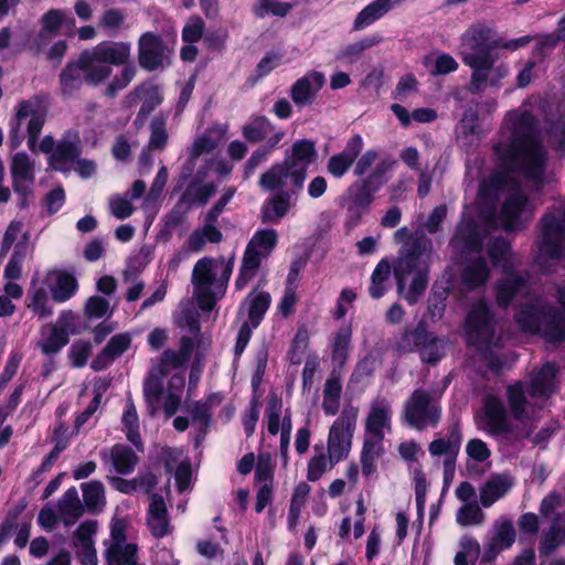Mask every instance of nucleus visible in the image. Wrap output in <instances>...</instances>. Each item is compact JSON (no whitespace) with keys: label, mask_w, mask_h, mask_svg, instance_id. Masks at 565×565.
Listing matches in <instances>:
<instances>
[{"label":"nucleus","mask_w":565,"mask_h":565,"mask_svg":"<svg viewBox=\"0 0 565 565\" xmlns=\"http://www.w3.org/2000/svg\"><path fill=\"white\" fill-rule=\"evenodd\" d=\"M503 169L482 181L477 207L467 209L451 239L460 253H480L489 232L500 224L505 231L524 228L535 206L525 195L518 178L541 184L547 153L542 145L537 120L526 106L507 113L494 146Z\"/></svg>","instance_id":"1"},{"label":"nucleus","mask_w":565,"mask_h":565,"mask_svg":"<svg viewBox=\"0 0 565 565\" xmlns=\"http://www.w3.org/2000/svg\"><path fill=\"white\" fill-rule=\"evenodd\" d=\"M488 254L493 266L501 267L504 277L497 285V302L507 307L520 302L514 316L519 329L524 333L541 334L548 342L565 339V284H556L554 299L558 308L532 294L530 275L514 273L515 258L504 238H495L488 244Z\"/></svg>","instance_id":"2"},{"label":"nucleus","mask_w":565,"mask_h":565,"mask_svg":"<svg viewBox=\"0 0 565 565\" xmlns=\"http://www.w3.org/2000/svg\"><path fill=\"white\" fill-rule=\"evenodd\" d=\"M192 351V339L183 337L179 351L166 350L151 366L143 384V395L151 415L162 408L167 417H171L179 409L185 383L184 365Z\"/></svg>","instance_id":"3"},{"label":"nucleus","mask_w":565,"mask_h":565,"mask_svg":"<svg viewBox=\"0 0 565 565\" xmlns=\"http://www.w3.org/2000/svg\"><path fill=\"white\" fill-rule=\"evenodd\" d=\"M131 55V45L128 42L104 41L97 45L84 50L79 54L85 83L97 86L104 83L113 74V65L124 68L108 84L106 93L115 96L134 79L136 67L127 64Z\"/></svg>","instance_id":"4"},{"label":"nucleus","mask_w":565,"mask_h":565,"mask_svg":"<svg viewBox=\"0 0 565 565\" xmlns=\"http://www.w3.org/2000/svg\"><path fill=\"white\" fill-rule=\"evenodd\" d=\"M556 369L546 363L533 375L529 385L516 382L507 387L509 413L520 429L516 438L531 435L534 424L540 418L543 402L554 392Z\"/></svg>","instance_id":"5"},{"label":"nucleus","mask_w":565,"mask_h":565,"mask_svg":"<svg viewBox=\"0 0 565 565\" xmlns=\"http://www.w3.org/2000/svg\"><path fill=\"white\" fill-rule=\"evenodd\" d=\"M431 241L423 234L406 242L394 263L393 271L398 292L408 303H415L428 284V265L431 257Z\"/></svg>","instance_id":"6"},{"label":"nucleus","mask_w":565,"mask_h":565,"mask_svg":"<svg viewBox=\"0 0 565 565\" xmlns=\"http://www.w3.org/2000/svg\"><path fill=\"white\" fill-rule=\"evenodd\" d=\"M315 142L300 139L294 142L281 162L273 164L259 178V186L267 192H274L290 184L301 190L303 188L309 166L316 160Z\"/></svg>","instance_id":"7"},{"label":"nucleus","mask_w":565,"mask_h":565,"mask_svg":"<svg viewBox=\"0 0 565 565\" xmlns=\"http://www.w3.org/2000/svg\"><path fill=\"white\" fill-rule=\"evenodd\" d=\"M235 256L203 257L196 262L192 271L193 296L202 310L210 311L226 292L232 276Z\"/></svg>","instance_id":"8"},{"label":"nucleus","mask_w":565,"mask_h":565,"mask_svg":"<svg viewBox=\"0 0 565 565\" xmlns=\"http://www.w3.org/2000/svg\"><path fill=\"white\" fill-rule=\"evenodd\" d=\"M530 41V36H522L510 41L495 39L491 26L484 23H475L461 34L458 54L463 64L471 68L494 55V50L497 49L515 51L529 44Z\"/></svg>","instance_id":"9"},{"label":"nucleus","mask_w":565,"mask_h":565,"mask_svg":"<svg viewBox=\"0 0 565 565\" xmlns=\"http://www.w3.org/2000/svg\"><path fill=\"white\" fill-rule=\"evenodd\" d=\"M463 332L469 347L482 354L491 353L501 345L502 337L497 334L494 316L489 302L480 298L473 302L463 323Z\"/></svg>","instance_id":"10"},{"label":"nucleus","mask_w":565,"mask_h":565,"mask_svg":"<svg viewBox=\"0 0 565 565\" xmlns=\"http://www.w3.org/2000/svg\"><path fill=\"white\" fill-rule=\"evenodd\" d=\"M45 108L38 97L19 102L14 107V116L9 122L10 147L18 149L26 135L28 147L31 151H34L45 122Z\"/></svg>","instance_id":"11"},{"label":"nucleus","mask_w":565,"mask_h":565,"mask_svg":"<svg viewBox=\"0 0 565 565\" xmlns=\"http://www.w3.org/2000/svg\"><path fill=\"white\" fill-rule=\"evenodd\" d=\"M565 253V204L559 202L541 220L537 263L541 267L547 259H557Z\"/></svg>","instance_id":"12"},{"label":"nucleus","mask_w":565,"mask_h":565,"mask_svg":"<svg viewBox=\"0 0 565 565\" xmlns=\"http://www.w3.org/2000/svg\"><path fill=\"white\" fill-rule=\"evenodd\" d=\"M440 417L438 397L423 388L414 391L403 407V419L418 430L436 427Z\"/></svg>","instance_id":"13"},{"label":"nucleus","mask_w":565,"mask_h":565,"mask_svg":"<svg viewBox=\"0 0 565 565\" xmlns=\"http://www.w3.org/2000/svg\"><path fill=\"white\" fill-rule=\"evenodd\" d=\"M358 414L355 406L345 405L329 429L327 450L335 462L344 460L351 451Z\"/></svg>","instance_id":"14"},{"label":"nucleus","mask_w":565,"mask_h":565,"mask_svg":"<svg viewBox=\"0 0 565 565\" xmlns=\"http://www.w3.org/2000/svg\"><path fill=\"white\" fill-rule=\"evenodd\" d=\"M36 163L26 152L18 151L10 157L12 188L19 198L21 209L26 207L34 198Z\"/></svg>","instance_id":"15"},{"label":"nucleus","mask_w":565,"mask_h":565,"mask_svg":"<svg viewBox=\"0 0 565 565\" xmlns=\"http://www.w3.org/2000/svg\"><path fill=\"white\" fill-rule=\"evenodd\" d=\"M498 55L494 54L486 62H481L477 66L471 67V76L469 82V92L478 94L484 92L488 87L499 89L502 85V79L510 74V66L508 63L501 62L497 64Z\"/></svg>","instance_id":"16"},{"label":"nucleus","mask_w":565,"mask_h":565,"mask_svg":"<svg viewBox=\"0 0 565 565\" xmlns=\"http://www.w3.org/2000/svg\"><path fill=\"white\" fill-rule=\"evenodd\" d=\"M477 426L491 436H502L512 431L505 406L498 396L486 395L482 411L477 417Z\"/></svg>","instance_id":"17"},{"label":"nucleus","mask_w":565,"mask_h":565,"mask_svg":"<svg viewBox=\"0 0 565 565\" xmlns=\"http://www.w3.org/2000/svg\"><path fill=\"white\" fill-rule=\"evenodd\" d=\"M282 402L275 394H270L266 399L265 424L269 435L280 433V452L287 459V452L290 444V435L292 429L291 417L286 414L281 419Z\"/></svg>","instance_id":"18"},{"label":"nucleus","mask_w":565,"mask_h":565,"mask_svg":"<svg viewBox=\"0 0 565 565\" xmlns=\"http://www.w3.org/2000/svg\"><path fill=\"white\" fill-rule=\"evenodd\" d=\"M126 524L121 520L113 523L110 543L107 547V559L113 565H142L138 562V547L135 543L126 542Z\"/></svg>","instance_id":"19"},{"label":"nucleus","mask_w":565,"mask_h":565,"mask_svg":"<svg viewBox=\"0 0 565 565\" xmlns=\"http://www.w3.org/2000/svg\"><path fill=\"white\" fill-rule=\"evenodd\" d=\"M461 430L458 423L449 428L447 438H438L430 443L428 450L431 456H444L445 478L454 475L456 458L461 445Z\"/></svg>","instance_id":"20"},{"label":"nucleus","mask_w":565,"mask_h":565,"mask_svg":"<svg viewBox=\"0 0 565 565\" xmlns=\"http://www.w3.org/2000/svg\"><path fill=\"white\" fill-rule=\"evenodd\" d=\"M169 60V51L163 45L160 36L147 32L139 39V63L148 70L153 71L163 67Z\"/></svg>","instance_id":"21"},{"label":"nucleus","mask_w":565,"mask_h":565,"mask_svg":"<svg viewBox=\"0 0 565 565\" xmlns=\"http://www.w3.org/2000/svg\"><path fill=\"white\" fill-rule=\"evenodd\" d=\"M277 191L278 192L268 198L262 205L260 216L264 223L278 224L288 215L297 203V196L300 190L294 188V190L289 192L282 191V189Z\"/></svg>","instance_id":"22"},{"label":"nucleus","mask_w":565,"mask_h":565,"mask_svg":"<svg viewBox=\"0 0 565 565\" xmlns=\"http://www.w3.org/2000/svg\"><path fill=\"white\" fill-rule=\"evenodd\" d=\"M243 135L250 142L265 140L268 149H275L285 136L282 130L276 129L265 117L252 118L243 127Z\"/></svg>","instance_id":"23"},{"label":"nucleus","mask_w":565,"mask_h":565,"mask_svg":"<svg viewBox=\"0 0 565 565\" xmlns=\"http://www.w3.org/2000/svg\"><path fill=\"white\" fill-rule=\"evenodd\" d=\"M363 139L360 135L351 137L344 149L329 158L327 171L334 178H342L352 167L362 151Z\"/></svg>","instance_id":"24"},{"label":"nucleus","mask_w":565,"mask_h":565,"mask_svg":"<svg viewBox=\"0 0 565 565\" xmlns=\"http://www.w3.org/2000/svg\"><path fill=\"white\" fill-rule=\"evenodd\" d=\"M162 94L158 86L152 83H143L135 88L125 98V104L128 107H134L138 103H141L140 110L137 116V120H143L147 116L161 104Z\"/></svg>","instance_id":"25"},{"label":"nucleus","mask_w":565,"mask_h":565,"mask_svg":"<svg viewBox=\"0 0 565 565\" xmlns=\"http://www.w3.org/2000/svg\"><path fill=\"white\" fill-rule=\"evenodd\" d=\"M206 178V167H199L198 171L186 185L180 200V204L185 202L189 204L205 205L216 191V184L207 181Z\"/></svg>","instance_id":"26"},{"label":"nucleus","mask_w":565,"mask_h":565,"mask_svg":"<svg viewBox=\"0 0 565 565\" xmlns=\"http://www.w3.org/2000/svg\"><path fill=\"white\" fill-rule=\"evenodd\" d=\"M326 84V76L318 71L308 72L291 86V98L299 106L311 105Z\"/></svg>","instance_id":"27"},{"label":"nucleus","mask_w":565,"mask_h":565,"mask_svg":"<svg viewBox=\"0 0 565 565\" xmlns=\"http://www.w3.org/2000/svg\"><path fill=\"white\" fill-rule=\"evenodd\" d=\"M81 152L79 139L75 135L67 134L56 146L50 156L49 164L52 169L62 172L70 171Z\"/></svg>","instance_id":"28"},{"label":"nucleus","mask_w":565,"mask_h":565,"mask_svg":"<svg viewBox=\"0 0 565 565\" xmlns=\"http://www.w3.org/2000/svg\"><path fill=\"white\" fill-rule=\"evenodd\" d=\"M392 406L387 401L373 402L364 420V431L386 436L392 431Z\"/></svg>","instance_id":"29"},{"label":"nucleus","mask_w":565,"mask_h":565,"mask_svg":"<svg viewBox=\"0 0 565 565\" xmlns=\"http://www.w3.org/2000/svg\"><path fill=\"white\" fill-rule=\"evenodd\" d=\"M49 291L50 289L42 277L35 273L28 289L26 307L40 319H44L53 315V307L51 305Z\"/></svg>","instance_id":"30"},{"label":"nucleus","mask_w":565,"mask_h":565,"mask_svg":"<svg viewBox=\"0 0 565 565\" xmlns=\"http://www.w3.org/2000/svg\"><path fill=\"white\" fill-rule=\"evenodd\" d=\"M42 279L46 284L56 302H65L77 291L78 285L76 278L63 270H50Z\"/></svg>","instance_id":"31"},{"label":"nucleus","mask_w":565,"mask_h":565,"mask_svg":"<svg viewBox=\"0 0 565 565\" xmlns=\"http://www.w3.org/2000/svg\"><path fill=\"white\" fill-rule=\"evenodd\" d=\"M222 141L220 130L210 129L202 136H199L191 148L190 158L181 173L180 179L185 180L196 166V160L206 154H212Z\"/></svg>","instance_id":"32"},{"label":"nucleus","mask_w":565,"mask_h":565,"mask_svg":"<svg viewBox=\"0 0 565 565\" xmlns=\"http://www.w3.org/2000/svg\"><path fill=\"white\" fill-rule=\"evenodd\" d=\"M515 530L513 523L507 519H499L493 524L490 543L484 551L483 558L491 561L498 553L511 547L515 541Z\"/></svg>","instance_id":"33"},{"label":"nucleus","mask_w":565,"mask_h":565,"mask_svg":"<svg viewBox=\"0 0 565 565\" xmlns=\"http://www.w3.org/2000/svg\"><path fill=\"white\" fill-rule=\"evenodd\" d=\"M385 436L363 433V446L361 450L360 461L364 476H372L376 470V460L384 454Z\"/></svg>","instance_id":"34"},{"label":"nucleus","mask_w":565,"mask_h":565,"mask_svg":"<svg viewBox=\"0 0 565 565\" xmlns=\"http://www.w3.org/2000/svg\"><path fill=\"white\" fill-rule=\"evenodd\" d=\"M217 220H210L209 215H204L203 225L189 236L184 248L188 252H201L207 243L217 244L223 239V234L216 226Z\"/></svg>","instance_id":"35"},{"label":"nucleus","mask_w":565,"mask_h":565,"mask_svg":"<svg viewBox=\"0 0 565 565\" xmlns=\"http://www.w3.org/2000/svg\"><path fill=\"white\" fill-rule=\"evenodd\" d=\"M376 192L377 186L370 185L363 180L352 184L348 190L351 200L350 217L358 221L367 211Z\"/></svg>","instance_id":"36"},{"label":"nucleus","mask_w":565,"mask_h":565,"mask_svg":"<svg viewBox=\"0 0 565 565\" xmlns=\"http://www.w3.org/2000/svg\"><path fill=\"white\" fill-rule=\"evenodd\" d=\"M513 478L507 473L491 476L480 488V502L482 507L490 508L503 498L513 487Z\"/></svg>","instance_id":"37"},{"label":"nucleus","mask_w":565,"mask_h":565,"mask_svg":"<svg viewBox=\"0 0 565 565\" xmlns=\"http://www.w3.org/2000/svg\"><path fill=\"white\" fill-rule=\"evenodd\" d=\"M147 523L151 534L156 537H163L172 532L167 507L160 495L154 494L150 499Z\"/></svg>","instance_id":"38"},{"label":"nucleus","mask_w":565,"mask_h":565,"mask_svg":"<svg viewBox=\"0 0 565 565\" xmlns=\"http://www.w3.org/2000/svg\"><path fill=\"white\" fill-rule=\"evenodd\" d=\"M489 277L488 264L479 256L468 258L460 273L461 282L467 289H475L484 285Z\"/></svg>","instance_id":"39"},{"label":"nucleus","mask_w":565,"mask_h":565,"mask_svg":"<svg viewBox=\"0 0 565 565\" xmlns=\"http://www.w3.org/2000/svg\"><path fill=\"white\" fill-rule=\"evenodd\" d=\"M131 344V337L128 333H119L114 335L99 355L93 361L94 370L106 369L118 356H120Z\"/></svg>","instance_id":"40"},{"label":"nucleus","mask_w":565,"mask_h":565,"mask_svg":"<svg viewBox=\"0 0 565 565\" xmlns=\"http://www.w3.org/2000/svg\"><path fill=\"white\" fill-rule=\"evenodd\" d=\"M277 232L273 228H265L257 231L250 238L245 254L255 256L257 259L263 260L266 258L277 244Z\"/></svg>","instance_id":"41"},{"label":"nucleus","mask_w":565,"mask_h":565,"mask_svg":"<svg viewBox=\"0 0 565 565\" xmlns=\"http://www.w3.org/2000/svg\"><path fill=\"white\" fill-rule=\"evenodd\" d=\"M68 342V332L61 327L45 324L41 329L39 347L44 354H54Z\"/></svg>","instance_id":"42"},{"label":"nucleus","mask_w":565,"mask_h":565,"mask_svg":"<svg viewBox=\"0 0 565 565\" xmlns=\"http://www.w3.org/2000/svg\"><path fill=\"white\" fill-rule=\"evenodd\" d=\"M394 0H375L366 6L355 18L353 26L363 30L371 25L393 8Z\"/></svg>","instance_id":"43"},{"label":"nucleus","mask_w":565,"mask_h":565,"mask_svg":"<svg viewBox=\"0 0 565 565\" xmlns=\"http://www.w3.org/2000/svg\"><path fill=\"white\" fill-rule=\"evenodd\" d=\"M352 339V327L350 324L341 327L331 338V359L334 364L342 366L350 351Z\"/></svg>","instance_id":"44"},{"label":"nucleus","mask_w":565,"mask_h":565,"mask_svg":"<svg viewBox=\"0 0 565 565\" xmlns=\"http://www.w3.org/2000/svg\"><path fill=\"white\" fill-rule=\"evenodd\" d=\"M109 462L117 473L129 475L135 470L138 457L129 447L116 445L109 451Z\"/></svg>","instance_id":"45"},{"label":"nucleus","mask_w":565,"mask_h":565,"mask_svg":"<svg viewBox=\"0 0 565 565\" xmlns=\"http://www.w3.org/2000/svg\"><path fill=\"white\" fill-rule=\"evenodd\" d=\"M479 117L475 108L469 107L465 110L460 122L457 126V138L463 145H471L480 138Z\"/></svg>","instance_id":"46"},{"label":"nucleus","mask_w":565,"mask_h":565,"mask_svg":"<svg viewBox=\"0 0 565 565\" xmlns=\"http://www.w3.org/2000/svg\"><path fill=\"white\" fill-rule=\"evenodd\" d=\"M58 512L65 525H71L83 513V507L75 488L68 489L58 501Z\"/></svg>","instance_id":"47"},{"label":"nucleus","mask_w":565,"mask_h":565,"mask_svg":"<svg viewBox=\"0 0 565 565\" xmlns=\"http://www.w3.org/2000/svg\"><path fill=\"white\" fill-rule=\"evenodd\" d=\"M271 302V297L266 291H253L245 300L248 307V323L256 328L263 320Z\"/></svg>","instance_id":"48"},{"label":"nucleus","mask_w":565,"mask_h":565,"mask_svg":"<svg viewBox=\"0 0 565 565\" xmlns=\"http://www.w3.org/2000/svg\"><path fill=\"white\" fill-rule=\"evenodd\" d=\"M342 394V384L338 376L331 375L327 379L323 386L322 411L328 416H333L339 412Z\"/></svg>","instance_id":"49"},{"label":"nucleus","mask_w":565,"mask_h":565,"mask_svg":"<svg viewBox=\"0 0 565 565\" xmlns=\"http://www.w3.org/2000/svg\"><path fill=\"white\" fill-rule=\"evenodd\" d=\"M315 451L316 454L310 458L307 467V479L311 482L318 481L337 463L329 452L323 451L322 446H315Z\"/></svg>","instance_id":"50"},{"label":"nucleus","mask_w":565,"mask_h":565,"mask_svg":"<svg viewBox=\"0 0 565 565\" xmlns=\"http://www.w3.org/2000/svg\"><path fill=\"white\" fill-rule=\"evenodd\" d=\"M121 422L127 439L138 449H142V443L139 434V418L131 399H127L126 402Z\"/></svg>","instance_id":"51"},{"label":"nucleus","mask_w":565,"mask_h":565,"mask_svg":"<svg viewBox=\"0 0 565 565\" xmlns=\"http://www.w3.org/2000/svg\"><path fill=\"white\" fill-rule=\"evenodd\" d=\"M42 29L38 35L35 41L36 49L41 50V47L46 44V42L56 33V31L63 24V11L61 10H50L47 11L41 20Z\"/></svg>","instance_id":"52"},{"label":"nucleus","mask_w":565,"mask_h":565,"mask_svg":"<svg viewBox=\"0 0 565 565\" xmlns=\"http://www.w3.org/2000/svg\"><path fill=\"white\" fill-rule=\"evenodd\" d=\"M391 270V264L385 259H382L376 265L372 273L371 286L369 288L372 298L379 299L384 296L387 290Z\"/></svg>","instance_id":"53"},{"label":"nucleus","mask_w":565,"mask_h":565,"mask_svg":"<svg viewBox=\"0 0 565 565\" xmlns=\"http://www.w3.org/2000/svg\"><path fill=\"white\" fill-rule=\"evenodd\" d=\"M310 491V486L303 481L296 486L288 511V525L290 529H294L297 525L301 510L307 502Z\"/></svg>","instance_id":"54"},{"label":"nucleus","mask_w":565,"mask_h":565,"mask_svg":"<svg viewBox=\"0 0 565 565\" xmlns=\"http://www.w3.org/2000/svg\"><path fill=\"white\" fill-rule=\"evenodd\" d=\"M188 411L191 414V426L198 433L196 445L199 437H204L210 425L211 413L206 403L195 402L188 405Z\"/></svg>","instance_id":"55"},{"label":"nucleus","mask_w":565,"mask_h":565,"mask_svg":"<svg viewBox=\"0 0 565 565\" xmlns=\"http://www.w3.org/2000/svg\"><path fill=\"white\" fill-rule=\"evenodd\" d=\"M83 82H85V79L83 77V68L78 57L76 62L68 63L61 73L62 90L65 94H71L77 89Z\"/></svg>","instance_id":"56"},{"label":"nucleus","mask_w":565,"mask_h":565,"mask_svg":"<svg viewBox=\"0 0 565 565\" xmlns=\"http://www.w3.org/2000/svg\"><path fill=\"white\" fill-rule=\"evenodd\" d=\"M142 265L138 259H130L127 267L122 271V277L126 282H134L128 289L126 299L130 302L138 300L145 289V284L141 280H136L135 277L141 270Z\"/></svg>","instance_id":"57"},{"label":"nucleus","mask_w":565,"mask_h":565,"mask_svg":"<svg viewBox=\"0 0 565 565\" xmlns=\"http://www.w3.org/2000/svg\"><path fill=\"white\" fill-rule=\"evenodd\" d=\"M380 41L381 39L379 36H372L350 43L340 51L339 58L347 63H354L361 57L364 51L377 45Z\"/></svg>","instance_id":"58"},{"label":"nucleus","mask_w":565,"mask_h":565,"mask_svg":"<svg viewBox=\"0 0 565 565\" xmlns=\"http://www.w3.org/2000/svg\"><path fill=\"white\" fill-rule=\"evenodd\" d=\"M167 180H168V169H167V167L162 166L159 169V171L151 184V188L143 200L142 209L145 211H148L151 209H157L161 193L167 184Z\"/></svg>","instance_id":"59"},{"label":"nucleus","mask_w":565,"mask_h":565,"mask_svg":"<svg viewBox=\"0 0 565 565\" xmlns=\"http://www.w3.org/2000/svg\"><path fill=\"white\" fill-rule=\"evenodd\" d=\"M565 537V513L559 514L551 526L550 532L545 535L541 544V553H551Z\"/></svg>","instance_id":"60"},{"label":"nucleus","mask_w":565,"mask_h":565,"mask_svg":"<svg viewBox=\"0 0 565 565\" xmlns=\"http://www.w3.org/2000/svg\"><path fill=\"white\" fill-rule=\"evenodd\" d=\"M262 260L255 256H249L244 253L242 265L239 268L238 276L235 280V288L243 290L249 284V281L256 276Z\"/></svg>","instance_id":"61"},{"label":"nucleus","mask_w":565,"mask_h":565,"mask_svg":"<svg viewBox=\"0 0 565 565\" xmlns=\"http://www.w3.org/2000/svg\"><path fill=\"white\" fill-rule=\"evenodd\" d=\"M83 498L88 509H97L105 503L104 486L98 480L82 484Z\"/></svg>","instance_id":"62"},{"label":"nucleus","mask_w":565,"mask_h":565,"mask_svg":"<svg viewBox=\"0 0 565 565\" xmlns=\"http://www.w3.org/2000/svg\"><path fill=\"white\" fill-rule=\"evenodd\" d=\"M445 345L446 343L444 340L433 337L429 333L427 342H422L418 349L422 361L426 363H436L444 356Z\"/></svg>","instance_id":"63"},{"label":"nucleus","mask_w":565,"mask_h":565,"mask_svg":"<svg viewBox=\"0 0 565 565\" xmlns=\"http://www.w3.org/2000/svg\"><path fill=\"white\" fill-rule=\"evenodd\" d=\"M167 118L158 116L150 124L149 149L162 150L168 142Z\"/></svg>","instance_id":"64"}]
</instances>
